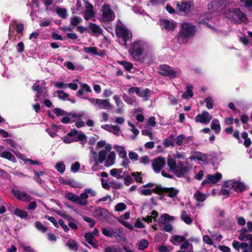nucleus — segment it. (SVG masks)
<instances>
[{
  "instance_id": "61",
  "label": "nucleus",
  "mask_w": 252,
  "mask_h": 252,
  "mask_svg": "<svg viewBox=\"0 0 252 252\" xmlns=\"http://www.w3.org/2000/svg\"><path fill=\"white\" fill-rule=\"evenodd\" d=\"M193 143V137L192 136L186 137V136L185 135V139L184 142V146H185L186 145L189 146L192 145Z\"/></svg>"
},
{
  "instance_id": "38",
  "label": "nucleus",
  "mask_w": 252,
  "mask_h": 252,
  "mask_svg": "<svg viewBox=\"0 0 252 252\" xmlns=\"http://www.w3.org/2000/svg\"><path fill=\"white\" fill-rule=\"evenodd\" d=\"M14 215L21 219H26L28 217V213L26 211L19 208L15 209Z\"/></svg>"
},
{
  "instance_id": "44",
  "label": "nucleus",
  "mask_w": 252,
  "mask_h": 252,
  "mask_svg": "<svg viewBox=\"0 0 252 252\" xmlns=\"http://www.w3.org/2000/svg\"><path fill=\"white\" fill-rule=\"evenodd\" d=\"M118 63L122 65L126 70L129 71L133 67V65L131 63L126 61H119Z\"/></svg>"
},
{
  "instance_id": "2",
  "label": "nucleus",
  "mask_w": 252,
  "mask_h": 252,
  "mask_svg": "<svg viewBox=\"0 0 252 252\" xmlns=\"http://www.w3.org/2000/svg\"><path fill=\"white\" fill-rule=\"evenodd\" d=\"M167 163L170 170L179 178L188 174L190 169L187 162L180 161L177 163L176 159L171 157H168Z\"/></svg>"
},
{
  "instance_id": "24",
  "label": "nucleus",
  "mask_w": 252,
  "mask_h": 252,
  "mask_svg": "<svg viewBox=\"0 0 252 252\" xmlns=\"http://www.w3.org/2000/svg\"><path fill=\"white\" fill-rule=\"evenodd\" d=\"M162 193L167 194L170 197L173 198L175 197L179 193V190L173 188H164L162 189Z\"/></svg>"
},
{
  "instance_id": "43",
  "label": "nucleus",
  "mask_w": 252,
  "mask_h": 252,
  "mask_svg": "<svg viewBox=\"0 0 252 252\" xmlns=\"http://www.w3.org/2000/svg\"><path fill=\"white\" fill-rule=\"evenodd\" d=\"M82 21V18L78 16L72 17L70 19V25L73 26H77Z\"/></svg>"
},
{
  "instance_id": "20",
  "label": "nucleus",
  "mask_w": 252,
  "mask_h": 252,
  "mask_svg": "<svg viewBox=\"0 0 252 252\" xmlns=\"http://www.w3.org/2000/svg\"><path fill=\"white\" fill-rule=\"evenodd\" d=\"M86 10L84 11V18L88 21L89 20L94 18V11L93 6L90 3L86 2Z\"/></svg>"
},
{
  "instance_id": "23",
  "label": "nucleus",
  "mask_w": 252,
  "mask_h": 252,
  "mask_svg": "<svg viewBox=\"0 0 252 252\" xmlns=\"http://www.w3.org/2000/svg\"><path fill=\"white\" fill-rule=\"evenodd\" d=\"M113 98L115 102L116 106L117 107V109L116 110L117 113L120 114H122L124 112V104L121 101L120 96L118 95H115L113 96Z\"/></svg>"
},
{
  "instance_id": "21",
  "label": "nucleus",
  "mask_w": 252,
  "mask_h": 252,
  "mask_svg": "<svg viewBox=\"0 0 252 252\" xmlns=\"http://www.w3.org/2000/svg\"><path fill=\"white\" fill-rule=\"evenodd\" d=\"M88 32L94 35H100L102 33V29L98 25L90 23L88 27Z\"/></svg>"
},
{
  "instance_id": "39",
  "label": "nucleus",
  "mask_w": 252,
  "mask_h": 252,
  "mask_svg": "<svg viewBox=\"0 0 252 252\" xmlns=\"http://www.w3.org/2000/svg\"><path fill=\"white\" fill-rule=\"evenodd\" d=\"M56 12L57 14L62 18L64 19L67 16V10L64 8H61L58 6L56 8Z\"/></svg>"
},
{
  "instance_id": "11",
  "label": "nucleus",
  "mask_w": 252,
  "mask_h": 252,
  "mask_svg": "<svg viewBox=\"0 0 252 252\" xmlns=\"http://www.w3.org/2000/svg\"><path fill=\"white\" fill-rule=\"evenodd\" d=\"M224 186L226 188L233 189L235 191L242 192L246 189L245 184L235 180H228L224 183Z\"/></svg>"
},
{
  "instance_id": "50",
  "label": "nucleus",
  "mask_w": 252,
  "mask_h": 252,
  "mask_svg": "<svg viewBox=\"0 0 252 252\" xmlns=\"http://www.w3.org/2000/svg\"><path fill=\"white\" fill-rule=\"evenodd\" d=\"M65 198L73 202L77 203L78 198L77 195L74 194L72 192H68L66 194Z\"/></svg>"
},
{
  "instance_id": "18",
  "label": "nucleus",
  "mask_w": 252,
  "mask_h": 252,
  "mask_svg": "<svg viewBox=\"0 0 252 252\" xmlns=\"http://www.w3.org/2000/svg\"><path fill=\"white\" fill-rule=\"evenodd\" d=\"M101 127L107 131L113 133L117 136H119L121 133V128L118 125L105 124L101 125Z\"/></svg>"
},
{
  "instance_id": "36",
  "label": "nucleus",
  "mask_w": 252,
  "mask_h": 252,
  "mask_svg": "<svg viewBox=\"0 0 252 252\" xmlns=\"http://www.w3.org/2000/svg\"><path fill=\"white\" fill-rule=\"evenodd\" d=\"M211 128L214 130L216 133H219L220 131V126L219 121L217 119H214L211 125Z\"/></svg>"
},
{
  "instance_id": "6",
  "label": "nucleus",
  "mask_w": 252,
  "mask_h": 252,
  "mask_svg": "<svg viewBox=\"0 0 252 252\" xmlns=\"http://www.w3.org/2000/svg\"><path fill=\"white\" fill-rule=\"evenodd\" d=\"M148 45L142 40H135L132 46V56L133 59L137 61H141L143 59L142 54L145 50H146Z\"/></svg>"
},
{
  "instance_id": "33",
  "label": "nucleus",
  "mask_w": 252,
  "mask_h": 252,
  "mask_svg": "<svg viewBox=\"0 0 252 252\" xmlns=\"http://www.w3.org/2000/svg\"><path fill=\"white\" fill-rule=\"evenodd\" d=\"M181 220L187 224H190L192 222V219L185 211H182L181 212Z\"/></svg>"
},
{
  "instance_id": "13",
  "label": "nucleus",
  "mask_w": 252,
  "mask_h": 252,
  "mask_svg": "<svg viewBox=\"0 0 252 252\" xmlns=\"http://www.w3.org/2000/svg\"><path fill=\"white\" fill-rule=\"evenodd\" d=\"M46 83L44 81H42L40 83L39 80H37L33 85L32 89L33 91L37 92V94L36 97L39 98L42 95H45L46 92L45 88Z\"/></svg>"
},
{
  "instance_id": "52",
  "label": "nucleus",
  "mask_w": 252,
  "mask_h": 252,
  "mask_svg": "<svg viewBox=\"0 0 252 252\" xmlns=\"http://www.w3.org/2000/svg\"><path fill=\"white\" fill-rule=\"evenodd\" d=\"M82 218L84 221L89 223V225L91 227L93 228L94 227L95 223V220L94 219H93V218L88 217L86 216H83L82 217Z\"/></svg>"
},
{
  "instance_id": "26",
  "label": "nucleus",
  "mask_w": 252,
  "mask_h": 252,
  "mask_svg": "<svg viewBox=\"0 0 252 252\" xmlns=\"http://www.w3.org/2000/svg\"><path fill=\"white\" fill-rule=\"evenodd\" d=\"M123 170L122 168H113L110 171V174L117 179L124 178V174H122Z\"/></svg>"
},
{
  "instance_id": "25",
  "label": "nucleus",
  "mask_w": 252,
  "mask_h": 252,
  "mask_svg": "<svg viewBox=\"0 0 252 252\" xmlns=\"http://www.w3.org/2000/svg\"><path fill=\"white\" fill-rule=\"evenodd\" d=\"M88 195L84 191L78 195L77 204L79 205L85 206L88 204Z\"/></svg>"
},
{
  "instance_id": "41",
  "label": "nucleus",
  "mask_w": 252,
  "mask_h": 252,
  "mask_svg": "<svg viewBox=\"0 0 252 252\" xmlns=\"http://www.w3.org/2000/svg\"><path fill=\"white\" fill-rule=\"evenodd\" d=\"M183 242L184 243L180 246L181 249L185 250L189 248V252H193V246L189 242V240L186 239Z\"/></svg>"
},
{
  "instance_id": "1",
  "label": "nucleus",
  "mask_w": 252,
  "mask_h": 252,
  "mask_svg": "<svg viewBox=\"0 0 252 252\" xmlns=\"http://www.w3.org/2000/svg\"><path fill=\"white\" fill-rule=\"evenodd\" d=\"M112 147L110 144H107L105 150H101L98 153L92 150L90 153L89 162L92 166V170L94 171H97L101 168L100 164L104 161L106 167H109L113 165L116 160V154L114 152L110 151Z\"/></svg>"
},
{
  "instance_id": "12",
  "label": "nucleus",
  "mask_w": 252,
  "mask_h": 252,
  "mask_svg": "<svg viewBox=\"0 0 252 252\" xmlns=\"http://www.w3.org/2000/svg\"><path fill=\"white\" fill-rule=\"evenodd\" d=\"M165 158L164 157L160 156L153 159L152 166L155 172L158 173L165 166Z\"/></svg>"
},
{
  "instance_id": "10",
  "label": "nucleus",
  "mask_w": 252,
  "mask_h": 252,
  "mask_svg": "<svg viewBox=\"0 0 252 252\" xmlns=\"http://www.w3.org/2000/svg\"><path fill=\"white\" fill-rule=\"evenodd\" d=\"M177 12L178 14L185 15L189 13L191 11V8L194 6L193 1L189 2L183 1L181 3L177 1Z\"/></svg>"
},
{
  "instance_id": "45",
  "label": "nucleus",
  "mask_w": 252,
  "mask_h": 252,
  "mask_svg": "<svg viewBox=\"0 0 252 252\" xmlns=\"http://www.w3.org/2000/svg\"><path fill=\"white\" fill-rule=\"evenodd\" d=\"M187 91L182 95L184 98H188V96L192 97L193 95V87L191 86H187Z\"/></svg>"
},
{
  "instance_id": "9",
  "label": "nucleus",
  "mask_w": 252,
  "mask_h": 252,
  "mask_svg": "<svg viewBox=\"0 0 252 252\" xmlns=\"http://www.w3.org/2000/svg\"><path fill=\"white\" fill-rule=\"evenodd\" d=\"M102 14L100 20L104 22L112 21L115 17L114 12L108 4H104L101 8Z\"/></svg>"
},
{
  "instance_id": "62",
  "label": "nucleus",
  "mask_w": 252,
  "mask_h": 252,
  "mask_svg": "<svg viewBox=\"0 0 252 252\" xmlns=\"http://www.w3.org/2000/svg\"><path fill=\"white\" fill-rule=\"evenodd\" d=\"M80 164L79 162L76 161L73 163L71 166V171L73 172H77L80 168Z\"/></svg>"
},
{
  "instance_id": "28",
  "label": "nucleus",
  "mask_w": 252,
  "mask_h": 252,
  "mask_svg": "<svg viewBox=\"0 0 252 252\" xmlns=\"http://www.w3.org/2000/svg\"><path fill=\"white\" fill-rule=\"evenodd\" d=\"M190 37V36H189L186 33H185L182 31H180L179 33L177 35L178 42L180 44L186 43L188 41Z\"/></svg>"
},
{
  "instance_id": "15",
  "label": "nucleus",
  "mask_w": 252,
  "mask_h": 252,
  "mask_svg": "<svg viewBox=\"0 0 252 252\" xmlns=\"http://www.w3.org/2000/svg\"><path fill=\"white\" fill-rule=\"evenodd\" d=\"M109 215V211L107 209L102 208L96 209L93 213V216L100 220L107 219Z\"/></svg>"
},
{
  "instance_id": "64",
  "label": "nucleus",
  "mask_w": 252,
  "mask_h": 252,
  "mask_svg": "<svg viewBox=\"0 0 252 252\" xmlns=\"http://www.w3.org/2000/svg\"><path fill=\"white\" fill-rule=\"evenodd\" d=\"M241 2L244 3L245 6L249 10H252V0H240Z\"/></svg>"
},
{
  "instance_id": "46",
  "label": "nucleus",
  "mask_w": 252,
  "mask_h": 252,
  "mask_svg": "<svg viewBox=\"0 0 252 252\" xmlns=\"http://www.w3.org/2000/svg\"><path fill=\"white\" fill-rule=\"evenodd\" d=\"M149 242L146 239H142L139 244L138 249L139 250H144L149 246Z\"/></svg>"
},
{
  "instance_id": "8",
  "label": "nucleus",
  "mask_w": 252,
  "mask_h": 252,
  "mask_svg": "<svg viewBox=\"0 0 252 252\" xmlns=\"http://www.w3.org/2000/svg\"><path fill=\"white\" fill-rule=\"evenodd\" d=\"M87 99L97 109L109 110L112 108V104L108 99L92 97L87 98Z\"/></svg>"
},
{
  "instance_id": "30",
  "label": "nucleus",
  "mask_w": 252,
  "mask_h": 252,
  "mask_svg": "<svg viewBox=\"0 0 252 252\" xmlns=\"http://www.w3.org/2000/svg\"><path fill=\"white\" fill-rule=\"evenodd\" d=\"M119 154V157L122 158H126L127 157V153L123 146L116 145L114 147Z\"/></svg>"
},
{
  "instance_id": "31",
  "label": "nucleus",
  "mask_w": 252,
  "mask_h": 252,
  "mask_svg": "<svg viewBox=\"0 0 252 252\" xmlns=\"http://www.w3.org/2000/svg\"><path fill=\"white\" fill-rule=\"evenodd\" d=\"M82 115H78L77 114L75 113H69L66 115V116L64 117H63L62 120L61 122L63 124H68L71 122V118H78L82 117Z\"/></svg>"
},
{
  "instance_id": "57",
  "label": "nucleus",
  "mask_w": 252,
  "mask_h": 252,
  "mask_svg": "<svg viewBox=\"0 0 252 252\" xmlns=\"http://www.w3.org/2000/svg\"><path fill=\"white\" fill-rule=\"evenodd\" d=\"M58 97L63 100H65L69 96V94L65 93L64 91L59 90L57 91Z\"/></svg>"
},
{
  "instance_id": "56",
  "label": "nucleus",
  "mask_w": 252,
  "mask_h": 252,
  "mask_svg": "<svg viewBox=\"0 0 252 252\" xmlns=\"http://www.w3.org/2000/svg\"><path fill=\"white\" fill-rule=\"evenodd\" d=\"M128 125L132 128L131 130L134 134V136H131V138L132 139H134L135 138V136L139 134V131L136 128H135L134 125L131 124L130 122H128Z\"/></svg>"
},
{
  "instance_id": "7",
  "label": "nucleus",
  "mask_w": 252,
  "mask_h": 252,
  "mask_svg": "<svg viewBox=\"0 0 252 252\" xmlns=\"http://www.w3.org/2000/svg\"><path fill=\"white\" fill-rule=\"evenodd\" d=\"M158 72L162 76H167L170 79H173L179 77L181 75V71L180 69H174L166 64H162L159 66Z\"/></svg>"
},
{
  "instance_id": "29",
  "label": "nucleus",
  "mask_w": 252,
  "mask_h": 252,
  "mask_svg": "<svg viewBox=\"0 0 252 252\" xmlns=\"http://www.w3.org/2000/svg\"><path fill=\"white\" fill-rule=\"evenodd\" d=\"M207 177L209 182L215 184L218 182V181L221 178V174L220 173L218 172L215 175L209 174Z\"/></svg>"
},
{
  "instance_id": "53",
  "label": "nucleus",
  "mask_w": 252,
  "mask_h": 252,
  "mask_svg": "<svg viewBox=\"0 0 252 252\" xmlns=\"http://www.w3.org/2000/svg\"><path fill=\"white\" fill-rule=\"evenodd\" d=\"M126 206L124 203H118L115 207V210L117 212H121L124 210H126Z\"/></svg>"
},
{
  "instance_id": "60",
  "label": "nucleus",
  "mask_w": 252,
  "mask_h": 252,
  "mask_svg": "<svg viewBox=\"0 0 252 252\" xmlns=\"http://www.w3.org/2000/svg\"><path fill=\"white\" fill-rule=\"evenodd\" d=\"M55 167L58 172L62 173H63L65 170V165L63 162L57 163Z\"/></svg>"
},
{
  "instance_id": "32",
  "label": "nucleus",
  "mask_w": 252,
  "mask_h": 252,
  "mask_svg": "<svg viewBox=\"0 0 252 252\" xmlns=\"http://www.w3.org/2000/svg\"><path fill=\"white\" fill-rule=\"evenodd\" d=\"M175 220V218L170 216L168 214H164L162 215L158 219V223L160 224H165V222L168 221H172Z\"/></svg>"
},
{
  "instance_id": "4",
  "label": "nucleus",
  "mask_w": 252,
  "mask_h": 252,
  "mask_svg": "<svg viewBox=\"0 0 252 252\" xmlns=\"http://www.w3.org/2000/svg\"><path fill=\"white\" fill-rule=\"evenodd\" d=\"M226 17L232 19L234 22L240 24L245 22L247 15L239 8H227L224 11Z\"/></svg>"
},
{
  "instance_id": "35",
  "label": "nucleus",
  "mask_w": 252,
  "mask_h": 252,
  "mask_svg": "<svg viewBox=\"0 0 252 252\" xmlns=\"http://www.w3.org/2000/svg\"><path fill=\"white\" fill-rule=\"evenodd\" d=\"M65 245L68 247L71 251H77L78 250L77 244L74 240H69L66 243Z\"/></svg>"
},
{
  "instance_id": "48",
  "label": "nucleus",
  "mask_w": 252,
  "mask_h": 252,
  "mask_svg": "<svg viewBox=\"0 0 252 252\" xmlns=\"http://www.w3.org/2000/svg\"><path fill=\"white\" fill-rule=\"evenodd\" d=\"M123 98L124 100V101L129 105H132L134 104V103L135 102V100L134 99L132 98L131 97L128 96L126 94H124L123 95Z\"/></svg>"
},
{
  "instance_id": "34",
  "label": "nucleus",
  "mask_w": 252,
  "mask_h": 252,
  "mask_svg": "<svg viewBox=\"0 0 252 252\" xmlns=\"http://www.w3.org/2000/svg\"><path fill=\"white\" fill-rule=\"evenodd\" d=\"M0 156L3 158L7 159L12 162H15L16 159L14 155H13L10 152L8 151H5L0 154Z\"/></svg>"
},
{
  "instance_id": "42",
  "label": "nucleus",
  "mask_w": 252,
  "mask_h": 252,
  "mask_svg": "<svg viewBox=\"0 0 252 252\" xmlns=\"http://www.w3.org/2000/svg\"><path fill=\"white\" fill-rule=\"evenodd\" d=\"M185 135L181 134L177 136L175 139V142L177 145L182 147L184 146Z\"/></svg>"
},
{
  "instance_id": "22",
  "label": "nucleus",
  "mask_w": 252,
  "mask_h": 252,
  "mask_svg": "<svg viewBox=\"0 0 252 252\" xmlns=\"http://www.w3.org/2000/svg\"><path fill=\"white\" fill-rule=\"evenodd\" d=\"M159 24L162 28L168 31H173L175 28V24L173 21L167 19H161L159 21Z\"/></svg>"
},
{
  "instance_id": "63",
  "label": "nucleus",
  "mask_w": 252,
  "mask_h": 252,
  "mask_svg": "<svg viewBox=\"0 0 252 252\" xmlns=\"http://www.w3.org/2000/svg\"><path fill=\"white\" fill-rule=\"evenodd\" d=\"M206 103V107L208 109H210L213 107V101L211 97H207L204 100Z\"/></svg>"
},
{
  "instance_id": "27",
  "label": "nucleus",
  "mask_w": 252,
  "mask_h": 252,
  "mask_svg": "<svg viewBox=\"0 0 252 252\" xmlns=\"http://www.w3.org/2000/svg\"><path fill=\"white\" fill-rule=\"evenodd\" d=\"M186 240V238L183 236L175 235L170 239V242L174 245L178 246Z\"/></svg>"
},
{
  "instance_id": "14",
  "label": "nucleus",
  "mask_w": 252,
  "mask_h": 252,
  "mask_svg": "<svg viewBox=\"0 0 252 252\" xmlns=\"http://www.w3.org/2000/svg\"><path fill=\"white\" fill-rule=\"evenodd\" d=\"M11 193L19 200L26 202H30L32 200L31 196L25 191H21L19 189H11Z\"/></svg>"
},
{
  "instance_id": "40",
  "label": "nucleus",
  "mask_w": 252,
  "mask_h": 252,
  "mask_svg": "<svg viewBox=\"0 0 252 252\" xmlns=\"http://www.w3.org/2000/svg\"><path fill=\"white\" fill-rule=\"evenodd\" d=\"M150 93V91L148 89H145L143 90H139V93L137 94V95L142 97L144 101L147 100L148 99V94Z\"/></svg>"
},
{
  "instance_id": "54",
  "label": "nucleus",
  "mask_w": 252,
  "mask_h": 252,
  "mask_svg": "<svg viewBox=\"0 0 252 252\" xmlns=\"http://www.w3.org/2000/svg\"><path fill=\"white\" fill-rule=\"evenodd\" d=\"M35 226L37 229L42 233H44L47 230V228L43 225L39 221H36L35 222Z\"/></svg>"
},
{
  "instance_id": "37",
  "label": "nucleus",
  "mask_w": 252,
  "mask_h": 252,
  "mask_svg": "<svg viewBox=\"0 0 252 252\" xmlns=\"http://www.w3.org/2000/svg\"><path fill=\"white\" fill-rule=\"evenodd\" d=\"M206 197L205 194L202 193L198 190L194 194V197L198 202H203L205 200Z\"/></svg>"
},
{
  "instance_id": "55",
  "label": "nucleus",
  "mask_w": 252,
  "mask_h": 252,
  "mask_svg": "<svg viewBox=\"0 0 252 252\" xmlns=\"http://www.w3.org/2000/svg\"><path fill=\"white\" fill-rule=\"evenodd\" d=\"M84 51L86 53H91L95 55L98 54L97 48L94 47H84Z\"/></svg>"
},
{
  "instance_id": "51",
  "label": "nucleus",
  "mask_w": 252,
  "mask_h": 252,
  "mask_svg": "<svg viewBox=\"0 0 252 252\" xmlns=\"http://www.w3.org/2000/svg\"><path fill=\"white\" fill-rule=\"evenodd\" d=\"M245 244V243H240L239 241H234L232 243V245L236 251L239 252L240 250L243 249V248L244 247V245Z\"/></svg>"
},
{
  "instance_id": "49",
  "label": "nucleus",
  "mask_w": 252,
  "mask_h": 252,
  "mask_svg": "<svg viewBox=\"0 0 252 252\" xmlns=\"http://www.w3.org/2000/svg\"><path fill=\"white\" fill-rule=\"evenodd\" d=\"M84 192L88 195V197H94L97 194V192L95 190L92 188H87L84 190Z\"/></svg>"
},
{
  "instance_id": "16",
  "label": "nucleus",
  "mask_w": 252,
  "mask_h": 252,
  "mask_svg": "<svg viewBox=\"0 0 252 252\" xmlns=\"http://www.w3.org/2000/svg\"><path fill=\"white\" fill-rule=\"evenodd\" d=\"M212 119V116L208 112L205 111L202 112V114H198L195 118V121L197 123L207 124Z\"/></svg>"
},
{
  "instance_id": "58",
  "label": "nucleus",
  "mask_w": 252,
  "mask_h": 252,
  "mask_svg": "<svg viewBox=\"0 0 252 252\" xmlns=\"http://www.w3.org/2000/svg\"><path fill=\"white\" fill-rule=\"evenodd\" d=\"M243 252H252V241L250 242V245L245 243L242 249Z\"/></svg>"
},
{
  "instance_id": "5",
  "label": "nucleus",
  "mask_w": 252,
  "mask_h": 252,
  "mask_svg": "<svg viewBox=\"0 0 252 252\" xmlns=\"http://www.w3.org/2000/svg\"><path fill=\"white\" fill-rule=\"evenodd\" d=\"M116 33L119 37V42L126 46L129 45L127 42L130 39L132 35L126 27L122 25L117 24L116 27Z\"/></svg>"
},
{
  "instance_id": "3",
  "label": "nucleus",
  "mask_w": 252,
  "mask_h": 252,
  "mask_svg": "<svg viewBox=\"0 0 252 252\" xmlns=\"http://www.w3.org/2000/svg\"><path fill=\"white\" fill-rule=\"evenodd\" d=\"M102 234L108 237L114 238L118 241L125 242L126 241V236L123 227L114 228L113 227L102 228Z\"/></svg>"
},
{
  "instance_id": "19",
  "label": "nucleus",
  "mask_w": 252,
  "mask_h": 252,
  "mask_svg": "<svg viewBox=\"0 0 252 252\" xmlns=\"http://www.w3.org/2000/svg\"><path fill=\"white\" fill-rule=\"evenodd\" d=\"M182 30L181 31L185 33H186L189 36H191L195 32V27L192 24L189 23H183L182 24Z\"/></svg>"
},
{
  "instance_id": "17",
  "label": "nucleus",
  "mask_w": 252,
  "mask_h": 252,
  "mask_svg": "<svg viewBox=\"0 0 252 252\" xmlns=\"http://www.w3.org/2000/svg\"><path fill=\"white\" fill-rule=\"evenodd\" d=\"M68 135L71 136L72 139L76 140V141H81L82 144L85 143L87 141V136L83 132H78L77 130H71L68 133Z\"/></svg>"
},
{
  "instance_id": "47",
  "label": "nucleus",
  "mask_w": 252,
  "mask_h": 252,
  "mask_svg": "<svg viewBox=\"0 0 252 252\" xmlns=\"http://www.w3.org/2000/svg\"><path fill=\"white\" fill-rule=\"evenodd\" d=\"M239 239L241 241L247 240L248 241H252V234L240 233Z\"/></svg>"
},
{
  "instance_id": "59",
  "label": "nucleus",
  "mask_w": 252,
  "mask_h": 252,
  "mask_svg": "<svg viewBox=\"0 0 252 252\" xmlns=\"http://www.w3.org/2000/svg\"><path fill=\"white\" fill-rule=\"evenodd\" d=\"M53 112L58 116H61L66 115V112L63 110L59 108H55L53 109Z\"/></svg>"
}]
</instances>
